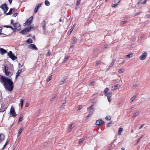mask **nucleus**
I'll list each match as a JSON object with an SVG mask.
<instances>
[{
  "label": "nucleus",
  "instance_id": "14",
  "mask_svg": "<svg viewBox=\"0 0 150 150\" xmlns=\"http://www.w3.org/2000/svg\"><path fill=\"white\" fill-rule=\"evenodd\" d=\"M7 52V51L5 50L2 48H0V53L1 54L3 55L4 54L6 53Z\"/></svg>",
  "mask_w": 150,
  "mask_h": 150
},
{
  "label": "nucleus",
  "instance_id": "6",
  "mask_svg": "<svg viewBox=\"0 0 150 150\" xmlns=\"http://www.w3.org/2000/svg\"><path fill=\"white\" fill-rule=\"evenodd\" d=\"M33 16H31L30 18H29L25 22V23H24V25H30L32 23L33 21Z\"/></svg>",
  "mask_w": 150,
  "mask_h": 150
},
{
  "label": "nucleus",
  "instance_id": "9",
  "mask_svg": "<svg viewBox=\"0 0 150 150\" xmlns=\"http://www.w3.org/2000/svg\"><path fill=\"white\" fill-rule=\"evenodd\" d=\"M1 8L4 10V13H6V11L8 9V8L6 4L2 5L1 6Z\"/></svg>",
  "mask_w": 150,
  "mask_h": 150
},
{
  "label": "nucleus",
  "instance_id": "56",
  "mask_svg": "<svg viewBox=\"0 0 150 150\" xmlns=\"http://www.w3.org/2000/svg\"><path fill=\"white\" fill-rule=\"evenodd\" d=\"M144 124H142V125L140 127H139V129H141L143 126H144Z\"/></svg>",
  "mask_w": 150,
  "mask_h": 150
},
{
  "label": "nucleus",
  "instance_id": "60",
  "mask_svg": "<svg viewBox=\"0 0 150 150\" xmlns=\"http://www.w3.org/2000/svg\"><path fill=\"white\" fill-rule=\"evenodd\" d=\"M13 20H11V23H13Z\"/></svg>",
  "mask_w": 150,
  "mask_h": 150
},
{
  "label": "nucleus",
  "instance_id": "2",
  "mask_svg": "<svg viewBox=\"0 0 150 150\" xmlns=\"http://www.w3.org/2000/svg\"><path fill=\"white\" fill-rule=\"evenodd\" d=\"M13 25L14 27V28H13V31L15 32L16 31H19L20 30L21 27L19 23H13Z\"/></svg>",
  "mask_w": 150,
  "mask_h": 150
},
{
  "label": "nucleus",
  "instance_id": "64",
  "mask_svg": "<svg viewBox=\"0 0 150 150\" xmlns=\"http://www.w3.org/2000/svg\"><path fill=\"white\" fill-rule=\"evenodd\" d=\"M62 21V20L61 18L60 19H59V21H60V22H61V21Z\"/></svg>",
  "mask_w": 150,
  "mask_h": 150
},
{
  "label": "nucleus",
  "instance_id": "34",
  "mask_svg": "<svg viewBox=\"0 0 150 150\" xmlns=\"http://www.w3.org/2000/svg\"><path fill=\"white\" fill-rule=\"evenodd\" d=\"M69 58V56H67L65 57V58L64 59V61L66 62V61H67L68 59Z\"/></svg>",
  "mask_w": 150,
  "mask_h": 150
},
{
  "label": "nucleus",
  "instance_id": "8",
  "mask_svg": "<svg viewBox=\"0 0 150 150\" xmlns=\"http://www.w3.org/2000/svg\"><path fill=\"white\" fill-rule=\"evenodd\" d=\"M104 123V122L101 119L98 120L96 121V124L99 126H101Z\"/></svg>",
  "mask_w": 150,
  "mask_h": 150
},
{
  "label": "nucleus",
  "instance_id": "50",
  "mask_svg": "<svg viewBox=\"0 0 150 150\" xmlns=\"http://www.w3.org/2000/svg\"><path fill=\"white\" fill-rule=\"evenodd\" d=\"M22 117H19V120H18V122H20L22 121Z\"/></svg>",
  "mask_w": 150,
  "mask_h": 150
},
{
  "label": "nucleus",
  "instance_id": "62",
  "mask_svg": "<svg viewBox=\"0 0 150 150\" xmlns=\"http://www.w3.org/2000/svg\"><path fill=\"white\" fill-rule=\"evenodd\" d=\"M114 64V62H112V63H111V66H112Z\"/></svg>",
  "mask_w": 150,
  "mask_h": 150
},
{
  "label": "nucleus",
  "instance_id": "13",
  "mask_svg": "<svg viewBox=\"0 0 150 150\" xmlns=\"http://www.w3.org/2000/svg\"><path fill=\"white\" fill-rule=\"evenodd\" d=\"M42 4H39L36 6L34 10L35 13H36L38 11L39 8L41 6Z\"/></svg>",
  "mask_w": 150,
  "mask_h": 150
},
{
  "label": "nucleus",
  "instance_id": "36",
  "mask_svg": "<svg viewBox=\"0 0 150 150\" xmlns=\"http://www.w3.org/2000/svg\"><path fill=\"white\" fill-rule=\"evenodd\" d=\"M81 0H77L76 1V5L77 6H78L80 4Z\"/></svg>",
  "mask_w": 150,
  "mask_h": 150
},
{
  "label": "nucleus",
  "instance_id": "39",
  "mask_svg": "<svg viewBox=\"0 0 150 150\" xmlns=\"http://www.w3.org/2000/svg\"><path fill=\"white\" fill-rule=\"evenodd\" d=\"M146 0H144V1L143 2H142V0H140L139 2V3H142V4H144L146 3Z\"/></svg>",
  "mask_w": 150,
  "mask_h": 150
},
{
  "label": "nucleus",
  "instance_id": "37",
  "mask_svg": "<svg viewBox=\"0 0 150 150\" xmlns=\"http://www.w3.org/2000/svg\"><path fill=\"white\" fill-rule=\"evenodd\" d=\"M46 24V22L45 21H43L42 23V26L44 28H45Z\"/></svg>",
  "mask_w": 150,
  "mask_h": 150
},
{
  "label": "nucleus",
  "instance_id": "10",
  "mask_svg": "<svg viewBox=\"0 0 150 150\" xmlns=\"http://www.w3.org/2000/svg\"><path fill=\"white\" fill-rule=\"evenodd\" d=\"M105 95L107 96L108 100V101L110 103L111 101L110 99L112 96V93L110 92H108Z\"/></svg>",
  "mask_w": 150,
  "mask_h": 150
},
{
  "label": "nucleus",
  "instance_id": "40",
  "mask_svg": "<svg viewBox=\"0 0 150 150\" xmlns=\"http://www.w3.org/2000/svg\"><path fill=\"white\" fill-rule=\"evenodd\" d=\"M77 39L75 37H74V38H73V43L76 42L77 41Z\"/></svg>",
  "mask_w": 150,
  "mask_h": 150
},
{
  "label": "nucleus",
  "instance_id": "26",
  "mask_svg": "<svg viewBox=\"0 0 150 150\" xmlns=\"http://www.w3.org/2000/svg\"><path fill=\"white\" fill-rule=\"evenodd\" d=\"M45 4L47 6H49L50 5L49 2L47 0H46L45 2Z\"/></svg>",
  "mask_w": 150,
  "mask_h": 150
},
{
  "label": "nucleus",
  "instance_id": "24",
  "mask_svg": "<svg viewBox=\"0 0 150 150\" xmlns=\"http://www.w3.org/2000/svg\"><path fill=\"white\" fill-rule=\"evenodd\" d=\"M135 98H136L135 96H134L132 97L130 100V103L132 102L135 99Z\"/></svg>",
  "mask_w": 150,
  "mask_h": 150
},
{
  "label": "nucleus",
  "instance_id": "19",
  "mask_svg": "<svg viewBox=\"0 0 150 150\" xmlns=\"http://www.w3.org/2000/svg\"><path fill=\"white\" fill-rule=\"evenodd\" d=\"M105 120H106L110 121L111 120V117L110 116L108 115L106 116L105 118Z\"/></svg>",
  "mask_w": 150,
  "mask_h": 150
},
{
  "label": "nucleus",
  "instance_id": "57",
  "mask_svg": "<svg viewBox=\"0 0 150 150\" xmlns=\"http://www.w3.org/2000/svg\"><path fill=\"white\" fill-rule=\"evenodd\" d=\"M2 27H0V34H1V31L2 30Z\"/></svg>",
  "mask_w": 150,
  "mask_h": 150
},
{
  "label": "nucleus",
  "instance_id": "41",
  "mask_svg": "<svg viewBox=\"0 0 150 150\" xmlns=\"http://www.w3.org/2000/svg\"><path fill=\"white\" fill-rule=\"evenodd\" d=\"M139 115V112H136L133 115V117H134L136 116H138Z\"/></svg>",
  "mask_w": 150,
  "mask_h": 150
},
{
  "label": "nucleus",
  "instance_id": "23",
  "mask_svg": "<svg viewBox=\"0 0 150 150\" xmlns=\"http://www.w3.org/2000/svg\"><path fill=\"white\" fill-rule=\"evenodd\" d=\"M14 9L13 8H11L10 10L9 11L8 13H7L6 14V15H10L11 14L12 11L14 10Z\"/></svg>",
  "mask_w": 150,
  "mask_h": 150
},
{
  "label": "nucleus",
  "instance_id": "11",
  "mask_svg": "<svg viewBox=\"0 0 150 150\" xmlns=\"http://www.w3.org/2000/svg\"><path fill=\"white\" fill-rule=\"evenodd\" d=\"M120 87V86L119 84H117L112 86L111 88L112 90H115L119 89Z\"/></svg>",
  "mask_w": 150,
  "mask_h": 150
},
{
  "label": "nucleus",
  "instance_id": "38",
  "mask_svg": "<svg viewBox=\"0 0 150 150\" xmlns=\"http://www.w3.org/2000/svg\"><path fill=\"white\" fill-rule=\"evenodd\" d=\"M93 112H91V111H90V112H89V113L88 115V116H87L86 117H90V115H91L93 114Z\"/></svg>",
  "mask_w": 150,
  "mask_h": 150
},
{
  "label": "nucleus",
  "instance_id": "25",
  "mask_svg": "<svg viewBox=\"0 0 150 150\" xmlns=\"http://www.w3.org/2000/svg\"><path fill=\"white\" fill-rule=\"evenodd\" d=\"M132 54H130L125 56V58H126L129 59L132 56Z\"/></svg>",
  "mask_w": 150,
  "mask_h": 150
},
{
  "label": "nucleus",
  "instance_id": "48",
  "mask_svg": "<svg viewBox=\"0 0 150 150\" xmlns=\"http://www.w3.org/2000/svg\"><path fill=\"white\" fill-rule=\"evenodd\" d=\"M4 27H6V28H11L12 30H13V28L11 27V26H8V25H5V26H4Z\"/></svg>",
  "mask_w": 150,
  "mask_h": 150
},
{
  "label": "nucleus",
  "instance_id": "20",
  "mask_svg": "<svg viewBox=\"0 0 150 150\" xmlns=\"http://www.w3.org/2000/svg\"><path fill=\"white\" fill-rule=\"evenodd\" d=\"M52 79V76H49L47 79L46 81L47 82H48L50 81Z\"/></svg>",
  "mask_w": 150,
  "mask_h": 150
},
{
  "label": "nucleus",
  "instance_id": "32",
  "mask_svg": "<svg viewBox=\"0 0 150 150\" xmlns=\"http://www.w3.org/2000/svg\"><path fill=\"white\" fill-rule=\"evenodd\" d=\"M109 91V89L108 88H106L104 90L105 95L108 93Z\"/></svg>",
  "mask_w": 150,
  "mask_h": 150
},
{
  "label": "nucleus",
  "instance_id": "42",
  "mask_svg": "<svg viewBox=\"0 0 150 150\" xmlns=\"http://www.w3.org/2000/svg\"><path fill=\"white\" fill-rule=\"evenodd\" d=\"M33 25H31L30 26L29 28H27L29 30V32L31 30V29L33 28Z\"/></svg>",
  "mask_w": 150,
  "mask_h": 150
},
{
  "label": "nucleus",
  "instance_id": "58",
  "mask_svg": "<svg viewBox=\"0 0 150 150\" xmlns=\"http://www.w3.org/2000/svg\"><path fill=\"white\" fill-rule=\"evenodd\" d=\"M23 66V64H19V67L21 68V67H22Z\"/></svg>",
  "mask_w": 150,
  "mask_h": 150
},
{
  "label": "nucleus",
  "instance_id": "3",
  "mask_svg": "<svg viewBox=\"0 0 150 150\" xmlns=\"http://www.w3.org/2000/svg\"><path fill=\"white\" fill-rule=\"evenodd\" d=\"M4 73L5 75L7 76H12V74L11 72L10 71V69H8L7 66H5L4 67Z\"/></svg>",
  "mask_w": 150,
  "mask_h": 150
},
{
  "label": "nucleus",
  "instance_id": "45",
  "mask_svg": "<svg viewBox=\"0 0 150 150\" xmlns=\"http://www.w3.org/2000/svg\"><path fill=\"white\" fill-rule=\"evenodd\" d=\"M112 123V122H110L109 123H108L107 125V127H109L110 125Z\"/></svg>",
  "mask_w": 150,
  "mask_h": 150
},
{
  "label": "nucleus",
  "instance_id": "33",
  "mask_svg": "<svg viewBox=\"0 0 150 150\" xmlns=\"http://www.w3.org/2000/svg\"><path fill=\"white\" fill-rule=\"evenodd\" d=\"M65 81V79H62V80L59 81V84H62L64 83V82Z\"/></svg>",
  "mask_w": 150,
  "mask_h": 150
},
{
  "label": "nucleus",
  "instance_id": "30",
  "mask_svg": "<svg viewBox=\"0 0 150 150\" xmlns=\"http://www.w3.org/2000/svg\"><path fill=\"white\" fill-rule=\"evenodd\" d=\"M88 109V110H93L94 109V108L93 107V106L92 105V106H90V107H89Z\"/></svg>",
  "mask_w": 150,
  "mask_h": 150
},
{
  "label": "nucleus",
  "instance_id": "46",
  "mask_svg": "<svg viewBox=\"0 0 150 150\" xmlns=\"http://www.w3.org/2000/svg\"><path fill=\"white\" fill-rule=\"evenodd\" d=\"M51 53L50 52V51H49L47 53L46 55L47 56H50V55H51Z\"/></svg>",
  "mask_w": 150,
  "mask_h": 150
},
{
  "label": "nucleus",
  "instance_id": "53",
  "mask_svg": "<svg viewBox=\"0 0 150 150\" xmlns=\"http://www.w3.org/2000/svg\"><path fill=\"white\" fill-rule=\"evenodd\" d=\"M82 108V106L81 105H80L79 106V110H81V109Z\"/></svg>",
  "mask_w": 150,
  "mask_h": 150
},
{
  "label": "nucleus",
  "instance_id": "27",
  "mask_svg": "<svg viewBox=\"0 0 150 150\" xmlns=\"http://www.w3.org/2000/svg\"><path fill=\"white\" fill-rule=\"evenodd\" d=\"M24 102L23 100V99H21L20 100V104L21 105V108H22L23 105V103Z\"/></svg>",
  "mask_w": 150,
  "mask_h": 150
},
{
  "label": "nucleus",
  "instance_id": "31",
  "mask_svg": "<svg viewBox=\"0 0 150 150\" xmlns=\"http://www.w3.org/2000/svg\"><path fill=\"white\" fill-rule=\"evenodd\" d=\"M84 141V139H80L79 142V143L80 144H82L83 142Z\"/></svg>",
  "mask_w": 150,
  "mask_h": 150
},
{
  "label": "nucleus",
  "instance_id": "55",
  "mask_svg": "<svg viewBox=\"0 0 150 150\" xmlns=\"http://www.w3.org/2000/svg\"><path fill=\"white\" fill-rule=\"evenodd\" d=\"M55 98V96L54 97H52L51 99V100L52 101H53L54 100Z\"/></svg>",
  "mask_w": 150,
  "mask_h": 150
},
{
  "label": "nucleus",
  "instance_id": "18",
  "mask_svg": "<svg viewBox=\"0 0 150 150\" xmlns=\"http://www.w3.org/2000/svg\"><path fill=\"white\" fill-rule=\"evenodd\" d=\"M4 138V136L3 134H0V141H2Z\"/></svg>",
  "mask_w": 150,
  "mask_h": 150
},
{
  "label": "nucleus",
  "instance_id": "35",
  "mask_svg": "<svg viewBox=\"0 0 150 150\" xmlns=\"http://www.w3.org/2000/svg\"><path fill=\"white\" fill-rule=\"evenodd\" d=\"M137 86V85L136 84H134L132 86V89H135L136 88Z\"/></svg>",
  "mask_w": 150,
  "mask_h": 150
},
{
  "label": "nucleus",
  "instance_id": "61",
  "mask_svg": "<svg viewBox=\"0 0 150 150\" xmlns=\"http://www.w3.org/2000/svg\"><path fill=\"white\" fill-rule=\"evenodd\" d=\"M122 150H125V149L124 147H122L121 148Z\"/></svg>",
  "mask_w": 150,
  "mask_h": 150
},
{
  "label": "nucleus",
  "instance_id": "44",
  "mask_svg": "<svg viewBox=\"0 0 150 150\" xmlns=\"http://www.w3.org/2000/svg\"><path fill=\"white\" fill-rule=\"evenodd\" d=\"M100 61H97L96 62V66H97L99 64H100Z\"/></svg>",
  "mask_w": 150,
  "mask_h": 150
},
{
  "label": "nucleus",
  "instance_id": "51",
  "mask_svg": "<svg viewBox=\"0 0 150 150\" xmlns=\"http://www.w3.org/2000/svg\"><path fill=\"white\" fill-rule=\"evenodd\" d=\"M29 106V104L28 103H27L25 105V107H28Z\"/></svg>",
  "mask_w": 150,
  "mask_h": 150
},
{
  "label": "nucleus",
  "instance_id": "1",
  "mask_svg": "<svg viewBox=\"0 0 150 150\" xmlns=\"http://www.w3.org/2000/svg\"><path fill=\"white\" fill-rule=\"evenodd\" d=\"M1 81L3 83L5 89L9 91H11L13 90L14 84L11 79H8L6 77L1 76Z\"/></svg>",
  "mask_w": 150,
  "mask_h": 150
},
{
  "label": "nucleus",
  "instance_id": "7",
  "mask_svg": "<svg viewBox=\"0 0 150 150\" xmlns=\"http://www.w3.org/2000/svg\"><path fill=\"white\" fill-rule=\"evenodd\" d=\"M10 114L13 117H16V114L15 112L14 108L12 106L10 111Z\"/></svg>",
  "mask_w": 150,
  "mask_h": 150
},
{
  "label": "nucleus",
  "instance_id": "12",
  "mask_svg": "<svg viewBox=\"0 0 150 150\" xmlns=\"http://www.w3.org/2000/svg\"><path fill=\"white\" fill-rule=\"evenodd\" d=\"M28 47L30 49H32L37 50L38 49L35 45L33 44H31L28 46Z\"/></svg>",
  "mask_w": 150,
  "mask_h": 150
},
{
  "label": "nucleus",
  "instance_id": "59",
  "mask_svg": "<svg viewBox=\"0 0 150 150\" xmlns=\"http://www.w3.org/2000/svg\"><path fill=\"white\" fill-rule=\"evenodd\" d=\"M10 4H11L12 2V0H8Z\"/></svg>",
  "mask_w": 150,
  "mask_h": 150
},
{
  "label": "nucleus",
  "instance_id": "54",
  "mask_svg": "<svg viewBox=\"0 0 150 150\" xmlns=\"http://www.w3.org/2000/svg\"><path fill=\"white\" fill-rule=\"evenodd\" d=\"M127 23V21H122L121 22L122 24H125Z\"/></svg>",
  "mask_w": 150,
  "mask_h": 150
},
{
  "label": "nucleus",
  "instance_id": "17",
  "mask_svg": "<svg viewBox=\"0 0 150 150\" xmlns=\"http://www.w3.org/2000/svg\"><path fill=\"white\" fill-rule=\"evenodd\" d=\"M123 131V129L122 128H120L119 129L118 132V135H120L122 132Z\"/></svg>",
  "mask_w": 150,
  "mask_h": 150
},
{
  "label": "nucleus",
  "instance_id": "28",
  "mask_svg": "<svg viewBox=\"0 0 150 150\" xmlns=\"http://www.w3.org/2000/svg\"><path fill=\"white\" fill-rule=\"evenodd\" d=\"M74 123H72L70 124L69 125V128L70 129H71L74 127Z\"/></svg>",
  "mask_w": 150,
  "mask_h": 150
},
{
  "label": "nucleus",
  "instance_id": "43",
  "mask_svg": "<svg viewBox=\"0 0 150 150\" xmlns=\"http://www.w3.org/2000/svg\"><path fill=\"white\" fill-rule=\"evenodd\" d=\"M117 5L116 4H113L112 5V7L113 8H115L117 6Z\"/></svg>",
  "mask_w": 150,
  "mask_h": 150
},
{
  "label": "nucleus",
  "instance_id": "21",
  "mask_svg": "<svg viewBox=\"0 0 150 150\" xmlns=\"http://www.w3.org/2000/svg\"><path fill=\"white\" fill-rule=\"evenodd\" d=\"M23 130V129L22 128H21L19 129L18 132V136H19Z\"/></svg>",
  "mask_w": 150,
  "mask_h": 150
},
{
  "label": "nucleus",
  "instance_id": "29",
  "mask_svg": "<svg viewBox=\"0 0 150 150\" xmlns=\"http://www.w3.org/2000/svg\"><path fill=\"white\" fill-rule=\"evenodd\" d=\"M32 42L33 40L31 38H29L27 40V42L29 43H32Z\"/></svg>",
  "mask_w": 150,
  "mask_h": 150
},
{
  "label": "nucleus",
  "instance_id": "15",
  "mask_svg": "<svg viewBox=\"0 0 150 150\" xmlns=\"http://www.w3.org/2000/svg\"><path fill=\"white\" fill-rule=\"evenodd\" d=\"M22 71V69H19L16 72V79H17L18 77V76L21 73Z\"/></svg>",
  "mask_w": 150,
  "mask_h": 150
},
{
  "label": "nucleus",
  "instance_id": "22",
  "mask_svg": "<svg viewBox=\"0 0 150 150\" xmlns=\"http://www.w3.org/2000/svg\"><path fill=\"white\" fill-rule=\"evenodd\" d=\"M124 69H119L118 72L119 74H122L124 72Z\"/></svg>",
  "mask_w": 150,
  "mask_h": 150
},
{
  "label": "nucleus",
  "instance_id": "52",
  "mask_svg": "<svg viewBox=\"0 0 150 150\" xmlns=\"http://www.w3.org/2000/svg\"><path fill=\"white\" fill-rule=\"evenodd\" d=\"M17 15H18V13H16L13 14V17H15L16 16H17Z\"/></svg>",
  "mask_w": 150,
  "mask_h": 150
},
{
  "label": "nucleus",
  "instance_id": "5",
  "mask_svg": "<svg viewBox=\"0 0 150 150\" xmlns=\"http://www.w3.org/2000/svg\"><path fill=\"white\" fill-rule=\"evenodd\" d=\"M148 56L147 53L146 52H144L142 53V55L139 57V59L140 60H144Z\"/></svg>",
  "mask_w": 150,
  "mask_h": 150
},
{
  "label": "nucleus",
  "instance_id": "4",
  "mask_svg": "<svg viewBox=\"0 0 150 150\" xmlns=\"http://www.w3.org/2000/svg\"><path fill=\"white\" fill-rule=\"evenodd\" d=\"M8 55L10 58H11L13 61L17 58V57L15 56L11 51L8 53Z\"/></svg>",
  "mask_w": 150,
  "mask_h": 150
},
{
  "label": "nucleus",
  "instance_id": "16",
  "mask_svg": "<svg viewBox=\"0 0 150 150\" xmlns=\"http://www.w3.org/2000/svg\"><path fill=\"white\" fill-rule=\"evenodd\" d=\"M29 30L27 28L23 29L20 32V33L22 34H25L27 32H29Z\"/></svg>",
  "mask_w": 150,
  "mask_h": 150
},
{
  "label": "nucleus",
  "instance_id": "63",
  "mask_svg": "<svg viewBox=\"0 0 150 150\" xmlns=\"http://www.w3.org/2000/svg\"><path fill=\"white\" fill-rule=\"evenodd\" d=\"M7 142H6V143L5 144H4L6 146L7 144Z\"/></svg>",
  "mask_w": 150,
  "mask_h": 150
},
{
  "label": "nucleus",
  "instance_id": "49",
  "mask_svg": "<svg viewBox=\"0 0 150 150\" xmlns=\"http://www.w3.org/2000/svg\"><path fill=\"white\" fill-rule=\"evenodd\" d=\"M74 29V26H73L71 28V29L70 30V33H69V34H70L71 32H72V31L73 30V29Z\"/></svg>",
  "mask_w": 150,
  "mask_h": 150
},
{
  "label": "nucleus",
  "instance_id": "47",
  "mask_svg": "<svg viewBox=\"0 0 150 150\" xmlns=\"http://www.w3.org/2000/svg\"><path fill=\"white\" fill-rule=\"evenodd\" d=\"M121 0H115V2L116 3H119L120 2Z\"/></svg>",
  "mask_w": 150,
  "mask_h": 150
}]
</instances>
